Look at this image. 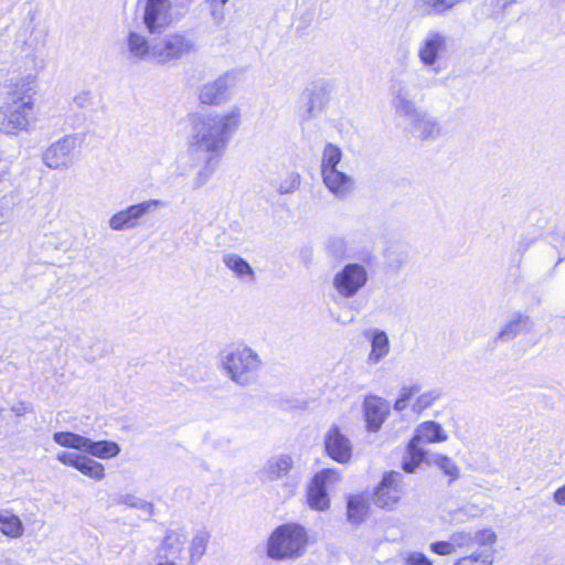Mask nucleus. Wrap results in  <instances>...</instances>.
<instances>
[{
  "mask_svg": "<svg viewBox=\"0 0 565 565\" xmlns=\"http://www.w3.org/2000/svg\"><path fill=\"white\" fill-rule=\"evenodd\" d=\"M12 215V207L8 194L0 192V227L8 224Z\"/></svg>",
  "mask_w": 565,
  "mask_h": 565,
  "instance_id": "37998d69",
  "label": "nucleus"
},
{
  "mask_svg": "<svg viewBox=\"0 0 565 565\" xmlns=\"http://www.w3.org/2000/svg\"><path fill=\"white\" fill-rule=\"evenodd\" d=\"M364 414L369 429L376 431L388 414V405L381 397L369 396L364 401Z\"/></svg>",
  "mask_w": 565,
  "mask_h": 565,
  "instance_id": "412c9836",
  "label": "nucleus"
},
{
  "mask_svg": "<svg viewBox=\"0 0 565 565\" xmlns=\"http://www.w3.org/2000/svg\"><path fill=\"white\" fill-rule=\"evenodd\" d=\"M419 392L418 385L405 386L401 390L399 397L408 402L415 394Z\"/></svg>",
  "mask_w": 565,
  "mask_h": 565,
  "instance_id": "de8ad7c7",
  "label": "nucleus"
},
{
  "mask_svg": "<svg viewBox=\"0 0 565 565\" xmlns=\"http://www.w3.org/2000/svg\"><path fill=\"white\" fill-rule=\"evenodd\" d=\"M56 459L61 463L75 468L81 473L95 481H100L105 478L104 466L86 455L61 451L56 455Z\"/></svg>",
  "mask_w": 565,
  "mask_h": 565,
  "instance_id": "f3484780",
  "label": "nucleus"
},
{
  "mask_svg": "<svg viewBox=\"0 0 565 565\" xmlns=\"http://www.w3.org/2000/svg\"><path fill=\"white\" fill-rule=\"evenodd\" d=\"M324 449L327 455L339 463L351 460L353 445L348 436L335 425L331 426L324 435Z\"/></svg>",
  "mask_w": 565,
  "mask_h": 565,
  "instance_id": "dca6fc26",
  "label": "nucleus"
},
{
  "mask_svg": "<svg viewBox=\"0 0 565 565\" xmlns=\"http://www.w3.org/2000/svg\"><path fill=\"white\" fill-rule=\"evenodd\" d=\"M471 531H459L451 534L449 537L455 551L461 547L472 545Z\"/></svg>",
  "mask_w": 565,
  "mask_h": 565,
  "instance_id": "79ce46f5",
  "label": "nucleus"
},
{
  "mask_svg": "<svg viewBox=\"0 0 565 565\" xmlns=\"http://www.w3.org/2000/svg\"><path fill=\"white\" fill-rule=\"evenodd\" d=\"M227 2L228 0H204V6L207 9L210 21L216 28L221 26L225 21V4Z\"/></svg>",
  "mask_w": 565,
  "mask_h": 565,
  "instance_id": "f704fd0d",
  "label": "nucleus"
},
{
  "mask_svg": "<svg viewBox=\"0 0 565 565\" xmlns=\"http://www.w3.org/2000/svg\"><path fill=\"white\" fill-rule=\"evenodd\" d=\"M341 480V473L337 469H323L315 475L308 489L307 501L311 509L326 511L330 507L328 489Z\"/></svg>",
  "mask_w": 565,
  "mask_h": 565,
  "instance_id": "6e6552de",
  "label": "nucleus"
},
{
  "mask_svg": "<svg viewBox=\"0 0 565 565\" xmlns=\"http://www.w3.org/2000/svg\"><path fill=\"white\" fill-rule=\"evenodd\" d=\"M553 500L556 504L565 507V483L554 491Z\"/></svg>",
  "mask_w": 565,
  "mask_h": 565,
  "instance_id": "3c124183",
  "label": "nucleus"
},
{
  "mask_svg": "<svg viewBox=\"0 0 565 565\" xmlns=\"http://www.w3.org/2000/svg\"><path fill=\"white\" fill-rule=\"evenodd\" d=\"M447 439L448 435L441 425L433 420L422 423L416 428L415 435L412 438L419 446L420 444L443 443Z\"/></svg>",
  "mask_w": 565,
  "mask_h": 565,
  "instance_id": "393cba45",
  "label": "nucleus"
},
{
  "mask_svg": "<svg viewBox=\"0 0 565 565\" xmlns=\"http://www.w3.org/2000/svg\"><path fill=\"white\" fill-rule=\"evenodd\" d=\"M327 249L334 257L348 256L352 252L351 238L344 235L333 236L328 241Z\"/></svg>",
  "mask_w": 565,
  "mask_h": 565,
  "instance_id": "c9c22d12",
  "label": "nucleus"
},
{
  "mask_svg": "<svg viewBox=\"0 0 565 565\" xmlns=\"http://www.w3.org/2000/svg\"><path fill=\"white\" fill-rule=\"evenodd\" d=\"M463 0H414L413 11L422 18L446 14Z\"/></svg>",
  "mask_w": 565,
  "mask_h": 565,
  "instance_id": "4be33fe9",
  "label": "nucleus"
},
{
  "mask_svg": "<svg viewBox=\"0 0 565 565\" xmlns=\"http://www.w3.org/2000/svg\"><path fill=\"white\" fill-rule=\"evenodd\" d=\"M308 113H309L310 116L315 115V106L313 105H310L308 107Z\"/></svg>",
  "mask_w": 565,
  "mask_h": 565,
  "instance_id": "5fc2aeb1",
  "label": "nucleus"
},
{
  "mask_svg": "<svg viewBox=\"0 0 565 565\" xmlns=\"http://www.w3.org/2000/svg\"><path fill=\"white\" fill-rule=\"evenodd\" d=\"M364 337L370 343L367 363L376 365L391 352V342L387 333L379 328H370L364 331Z\"/></svg>",
  "mask_w": 565,
  "mask_h": 565,
  "instance_id": "a211bd4d",
  "label": "nucleus"
},
{
  "mask_svg": "<svg viewBox=\"0 0 565 565\" xmlns=\"http://www.w3.org/2000/svg\"><path fill=\"white\" fill-rule=\"evenodd\" d=\"M309 537L306 529L288 523L278 526L268 537L266 554L274 561L296 559L305 555Z\"/></svg>",
  "mask_w": 565,
  "mask_h": 565,
  "instance_id": "39448f33",
  "label": "nucleus"
},
{
  "mask_svg": "<svg viewBox=\"0 0 565 565\" xmlns=\"http://www.w3.org/2000/svg\"><path fill=\"white\" fill-rule=\"evenodd\" d=\"M532 322L529 317L516 315L503 324L497 339L500 341H510L522 332H527L532 329Z\"/></svg>",
  "mask_w": 565,
  "mask_h": 565,
  "instance_id": "a878e982",
  "label": "nucleus"
},
{
  "mask_svg": "<svg viewBox=\"0 0 565 565\" xmlns=\"http://www.w3.org/2000/svg\"><path fill=\"white\" fill-rule=\"evenodd\" d=\"M404 119L407 121L409 132L417 139L436 140L443 136L444 130L439 120L420 108Z\"/></svg>",
  "mask_w": 565,
  "mask_h": 565,
  "instance_id": "4468645a",
  "label": "nucleus"
},
{
  "mask_svg": "<svg viewBox=\"0 0 565 565\" xmlns=\"http://www.w3.org/2000/svg\"><path fill=\"white\" fill-rule=\"evenodd\" d=\"M449 38L447 34L431 30L418 44L417 57L423 66L437 71L436 65L448 52Z\"/></svg>",
  "mask_w": 565,
  "mask_h": 565,
  "instance_id": "1a4fd4ad",
  "label": "nucleus"
},
{
  "mask_svg": "<svg viewBox=\"0 0 565 565\" xmlns=\"http://www.w3.org/2000/svg\"><path fill=\"white\" fill-rule=\"evenodd\" d=\"M158 565H175L173 562L167 561L163 563H159Z\"/></svg>",
  "mask_w": 565,
  "mask_h": 565,
  "instance_id": "6e6d98bb",
  "label": "nucleus"
},
{
  "mask_svg": "<svg viewBox=\"0 0 565 565\" xmlns=\"http://www.w3.org/2000/svg\"><path fill=\"white\" fill-rule=\"evenodd\" d=\"M235 73L226 72L212 82H209L199 90V100L204 105H221L228 100L231 89L236 85Z\"/></svg>",
  "mask_w": 565,
  "mask_h": 565,
  "instance_id": "ddd939ff",
  "label": "nucleus"
},
{
  "mask_svg": "<svg viewBox=\"0 0 565 565\" xmlns=\"http://www.w3.org/2000/svg\"><path fill=\"white\" fill-rule=\"evenodd\" d=\"M9 54L10 60L6 58L3 61L2 70H13L19 73L29 72L28 75L21 77L13 85L11 98L34 102V96L39 92L36 73L44 67V62L39 56L36 46L25 40L18 39L10 47Z\"/></svg>",
  "mask_w": 565,
  "mask_h": 565,
  "instance_id": "7ed1b4c3",
  "label": "nucleus"
},
{
  "mask_svg": "<svg viewBox=\"0 0 565 565\" xmlns=\"http://www.w3.org/2000/svg\"><path fill=\"white\" fill-rule=\"evenodd\" d=\"M78 146L76 136H65L52 143L42 156L43 163L50 169H66L73 163L74 151Z\"/></svg>",
  "mask_w": 565,
  "mask_h": 565,
  "instance_id": "f8f14e48",
  "label": "nucleus"
},
{
  "mask_svg": "<svg viewBox=\"0 0 565 565\" xmlns=\"http://www.w3.org/2000/svg\"><path fill=\"white\" fill-rule=\"evenodd\" d=\"M405 565H433L430 559L420 552H407L403 555Z\"/></svg>",
  "mask_w": 565,
  "mask_h": 565,
  "instance_id": "c03bdc74",
  "label": "nucleus"
},
{
  "mask_svg": "<svg viewBox=\"0 0 565 565\" xmlns=\"http://www.w3.org/2000/svg\"><path fill=\"white\" fill-rule=\"evenodd\" d=\"M299 185L300 174L297 172H290L279 182L277 191L280 194H290L297 191Z\"/></svg>",
  "mask_w": 565,
  "mask_h": 565,
  "instance_id": "ea45409f",
  "label": "nucleus"
},
{
  "mask_svg": "<svg viewBox=\"0 0 565 565\" xmlns=\"http://www.w3.org/2000/svg\"><path fill=\"white\" fill-rule=\"evenodd\" d=\"M121 448L113 440L93 441L88 438L85 452L98 459L107 460L119 455Z\"/></svg>",
  "mask_w": 565,
  "mask_h": 565,
  "instance_id": "bb28decb",
  "label": "nucleus"
},
{
  "mask_svg": "<svg viewBox=\"0 0 565 565\" xmlns=\"http://www.w3.org/2000/svg\"><path fill=\"white\" fill-rule=\"evenodd\" d=\"M369 502L362 494L353 495L348 501L347 515L352 524H361L367 516Z\"/></svg>",
  "mask_w": 565,
  "mask_h": 565,
  "instance_id": "c85d7f7f",
  "label": "nucleus"
},
{
  "mask_svg": "<svg viewBox=\"0 0 565 565\" xmlns=\"http://www.w3.org/2000/svg\"><path fill=\"white\" fill-rule=\"evenodd\" d=\"M209 541L210 533L207 531L200 530L196 532L189 548L190 557L193 562L204 555Z\"/></svg>",
  "mask_w": 565,
  "mask_h": 565,
  "instance_id": "e433bc0d",
  "label": "nucleus"
},
{
  "mask_svg": "<svg viewBox=\"0 0 565 565\" xmlns=\"http://www.w3.org/2000/svg\"><path fill=\"white\" fill-rule=\"evenodd\" d=\"M516 0H487L486 6L490 7L491 13H500Z\"/></svg>",
  "mask_w": 565,
  "mask_h": 565,
  "instance_id": "49530a36",
  "label": "nucleus"
},
{
  "mask_svg": "<svg viewBox=\"0 0 565 565\" xmlns=\"http://www.w3.org/2000/svg\"><path fill=\"white\" fill-rule=\"evenodd\" d=\"M222 262L232 273L233 277L241 282L252 285L256 281V271L241 255L231 252L224 253L222 255Z\"/></svg>",
  "mask_w": 565,
  "mask_h": 565,
  "instance_id": "6ab92c4d",
  "label": "nucleus"
},
{
  "mask_svg": "<svg viewBox=\"0 0 565 565\" xmlns=\"http://www.w3.org/2000/svg\"><path fill=\"white\" fill-rule=\"evenodd\" d=\"M326 188L338 199L347 198L354 189V180L341 170L321 173Z\"/></svg>",
  "mask_w": 565,
  "mask_h": 565,
  "instance_id": "aec40b11",
  "label": "nucleus"
},
{
  "mask_svg": "<svg viewBox=\"0 0 565 565\" xmlns=\"http://www.w3.org/2000/svg\"><path fill=\"white\" fill-rule=\"evenodd\" d=\"M430 551L441 556L450 555L456 552L450 540L431 543Z\"/></svg>",
  "mask_w": 565,
  "mask_h": 565,
  "instance_id": "a18cd8bd",
  "label": "nucleus"
},
{
  "mask_svg": "<svg viewBox=\"0 0 565 565\" xmlns=\"http://www.w3.org/2000/svg\"><path fill=\"white\" fill-rule=\"evenodd\" d=\"M74 103L81 108L87 107L92 104L90 96L88 93H81L74 97Z\"/></svg>",
  "mask_w": 565,
  "mask_h": 565,
  "instance_id": "8fccbe9b",
  "label": "nucleus"
},
{
  "mask_svg": "<svg viewBox=\"0 0 565 565\" xmlns=\"http://www.w3.org/2000/svg\"><path fill=\"white\" fill-rule=\"evenodd\" d=\"M365 266L358 263L344 265L332 278V286L342 298L354 297L367 282Z\"/></svg>",
  "mask_w": 565,
  "mask_h": 565,
  "instance_id": "0eeeda50",
  "label": "nucleus"
},
{
  "mask_svg": "<svg viewBox=\"0 0 565 565\" xmlns=\"http://www.w3.org/2000/svg\"><path fill=\"white\" fill-rule=\"evenodd\" d=\"M34 107V102L30 99H12L6 106L4 118L1 122V129L8 135H18L26 130L30 126V116Z\"/></svg>",
  "mask_w": 565,
  "mask_h": 565,
  "instance_id": "9b49d317",
  "label": "nucleus"
},
{
  "mask_svg": "<svg viewBox=\"0 0 565 565\" xmlns=\"http://www.w3.org/2000/svg\"><path fill=\"white\" fill-rule=\"evenodd\" d=\"M292 468V457L287 454H280L267 460L263 468V473L267 480L275 481L288 477Z\"/></svg>",
  "mask_w": 565,
  "mask_h": 565,
  "instance_id": "b1692460",
  "label": "nucleus"
},
{
  "mask_svg": "<svg viewBox=\"0 0 565 565\" xmlns=\"http://www.w3.org/2000/svg\"><path fill=\"white\" fill-rule=\"evenodd\" d=\"M0 532L10 539H19L24 533V526L18 515L13 514L9 510H1Z\"/></svg>",
  "mask_w": 565,
  "mask_h": 565,
  "instance_id": "cd10ccee",
  "label": "nucleus"
},
{
  "mask_svg": "<svg viewBox=\"0 0 565 565\" xmlns=\"http://www.w3.org/2000/svg\"><path fill=\"white\" fill-rule=\"evenodd\" d=\"M200 182L198 185H202L203 183L206 182L207 178H209V174L205 173V172H200L199 175H198Z\"/></svg>",
  "mask_w": 565,
  "mask_h": 565,
  "instance_id": "864d4df0",
  "label": "nucleus"
},
{
  "mask_svg": "<svg viewBox=\"0 0 565 565\" xmlns=\"http://www.w3.org/2000/svg\"><path fill=\"white\" fill-rule=\"evenodd\" d=\"M440 397V393L437 390H430L420 394L416 402L413 405L414 411L422 412L423 409L428 408Z\"/></svg>",
  "mask_w": 565,
  "mask_h": 565,
  "instance_id": "a19ab883",
  "label": "nucleus"
},
{
  "mask_svg": "<svg viewBox=\"0 0 565 565\" xmlns=\"http://www.w3.org/2000/svg\"><path fill=\"white\" fill-rule=\"evenodd\" d=\"M420 89L419 81L413 76L392 79L390 85L391 106L397 117L404 118L419 108L416 97Z\"/></svg>",
  "mask_w": 565,
  "mask_h": 565,
  "instance_id": "423d86ee",
  "label": "nucleus"
},
{
  "mask_svg": "<svg viewBox=\"0 0 565 565\" xmlns=\"http://www.w3.org/2000/svg\"><path fill=\"white\" fill-rule=\"evenodd\" d=\"M494 550L483 548L467 556L460 557L454 565H493Z\"/></svg>",
  "mask_w": 565,
  "mask_h": 565,
  "instance_id": "473e14b6",
  "label": "nucleus"
},
{
  "mask_svg": "<svg viewBox=\"0 0 565 565\" xmlns=\"http://www.w3.org/2000/svg\"><path fill=\"white\" fill-rule=\"evenodd\" d=\"M31 411V405L24 402H20L11 407V412L15 416H23L24 414L30 413Z\"/></svg>",
  "mask_w": 565,
  "mask_h": 565,
  "instance_id": "09e8293b",
  "label": "nucleus"
},
{
  "mask_svg": "<svg viewBox=\"0 0 565 565\" xmlns=\"http://www.w3.org/2000/svg\"><path fill=\"white\" fill-rule=\"evenodd\" d=\"M404 493L402 475L395 471L387 473L379 484L374 495V503L386 510H392Z\"/></svg>",
  "mask_w": 565,
  "mask_h": 565,
  "instance_id": "2eb2a0df",
  "label": "nucleus"
},
{
  "mask_svg": "<svg viewBox=\"0 0 565 565\" xmlns=\"http://www.w3.org/2000/svg\"><path fill=\"white\" fill-rule=\"evenodd\" d=\"M119 502L129 508L139 510L148 518H151L156 514L154 505L151 502H149L142 498H139L135 494H131V493L124 494L120 497Z\"/></svg>",
  "mask_w": 565,
  "mask_h": 565,
  "instance_id": "72a5a7b5",
  "label": "nucleus"
},
{
  "mask_svg": "<svg viewBox=\"0 0 565 565\" xmlns=\"http://www.w3.org/2000/svg\"><path fill=\"white\" fill-rule=\"evenodd\" d=\"M242 124V113L236 106L225 111H215L196 117L192 121L189 149L220 156Z\"/></svg>",
  "mask_w": 565,
  "mask_h": 565,
  "instance_id": "f03ea898",
  "label": "nucleus"
},
{
  "mask_svg": "<svg viewBox=\"0 0 565 565\" xmlns=\"http://www.w3.org/2000/svg\"><path fill=\"white\" fill-rule=\"evenodd\" d=\"M342 160V150L333 145L327 143L322 151L320 170L321 173L339 170L338 166Z\"/></svg>",
  "mask_w": 565,
  "mask_h": 565,
  "instance_id": "7c9ffc66",
  "label": "nucleus"
},
{
  "mask_svg": "<svg viewBox=\"0 0 565 565\" xmlns=\"http://www.w3.org/2000/svg\"><path fill=\"white\" fill-rule=\"evenodd\" d=\"M425 459L426 452L420 448L419 445L411 440L406 455L403 458V470L407 473H413Z\"/></svg>",
  "mask_w": 565,
  "mask_h": 565,
  "instance_id": "c756f323",
  "label": "nucleus"
},
{
  "mask_svg": "<svg viewBox=\"0 0 565 565\" xmlns=\"http://www.w3.org/2000/svg\"><path fill=\"white\" fill-rule=\"evenodd\" d=\"M407 402L403 401L401 397L395 402L394 408L397 411H403L406 407Z\"/></svg>",
  "mask_w": 565,
  "mask_h": 565,
  "instance_id": "603ef678",
  "label": "nucleus"
},
{
  "mask_svg": "<svg viewBox=\"0 0 565 565\" xmlns=\"http://www.w3.org/2000/svg\"><path fill=\"white\" fill-rule=\"evenodd\" d=\"M188 537L185 531L182 527L167 530L162 543L160 545V552L166 557L180 558L184 552Z\"/></svg>",
  "mask_w": 565,
  "mask_h": 565,
  "instance_id": "5701e85b",
  "label": "nucleus"
},
{
  "mask_svg": "<svg viewBox=\"0 0 565 565\" xmlns=\"http://www.w3.org/2000/svg\"><path fill=\"white\" fill-rule=\"evenodd\" d=\"M263 364L259 353L244 343L232 344L218 355L220 370L231 382L241 387L256 383Z\"/></svg>",
  "mask_w": 565,
  "mask_h": 565,
  "instance_id": "20e7f679",
  "label": "nucleus"
},
{
  "mask_svg": "<svg viewBox=\"0 0 565 565\" xmlns=\"http://www.w3.org/2000/svg\"><path fill=\"white\" fill-rule=\"evenodd\" d=\"M472 544H477L484 548L493 550L492 546L497 542V534L492 529H482L478 531H471Z\"/></svg>",
  "mask_w": 565,
  "mask_h": 565,
  "instance_id": "4c0bfd02",
  "label": "nucleus"
},
{
  "mask_svg": "<svg viewBox=\"0 0 565 565\" xmlns=\"http://www.w3.org/2000/svg\"><path fill=\"white\" fill-rule=\"evenodd\" d=\"M53 440L62 447L85 451L88 438L71 431H58L53 435Z\"/></svg>",
  "mask_w": 565,
  "mask_h": 565,
  "instance_id": "2f4dec72",
  "label": "nucleus"
},
{
  "mask_svg": "<svg viewBox=\"0 0 565 565\" xmlns=\"http://www.w3.org/2000/svg\"><path fill=\"white\" fill-rule=\"evenodd\" d=\"M163 206V202L157 199H150L115 213L108 221L113 231H124L134 228L146 214L153 212L157 207Z\"/></svg>",
  "mask_w": 565,
  "mask_h": 565,
  "instance_id": "9d476101",
  "label": "nucleus"
},
{
  "mask_svg": "<svg viewBox=\"0 0 565 565\" xmlns=\"http://www.w3.org/2000/svg\"><path fill=\"white\" fill-rule=\"evenodd\" d=\"M431 462L441 469L445 475L449 476L451 479H457L459 476V468L455 463L452 459L444 455H434Z\"/></svg>",
  "mask_w": 565,
  "mask_h": 565,
  "instance_id": "58836bf2",
  "label": "nucleus"
},
{
  "mask_svg": "<svg viewBox=\"0 0 565 565\" xmlns=\"http://www.w3.org/2000/svg\"><path fill=\"white\" fill-rule=\"evenodd\" d=\"M139 10L150 36L138 31L127 34L126 53L130 61L164 65L196 50L194 40L183 32L160 33L173 22L171 0H140Z\"/></svg>",
  "mask_w": 565,
  "mask_h": 565,
  "instance_id": "f257e3e1",
  "label": "nucleus"
}]
</instances>
